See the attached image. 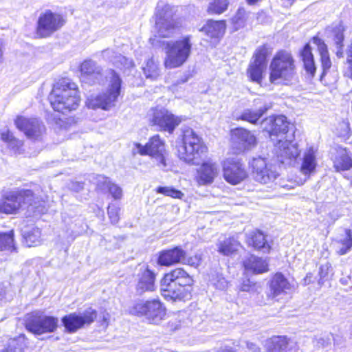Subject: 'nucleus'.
Returning <instances> with one entry per match:
<instances>
[{
  "instance_id": "29",
  "label": "nucleus",
  "mask_w": 352,
  "mask_h": 352,
  "mask_svg": "<svg viewBox=\"0 0 352 352\" xmlns=\"http://www.w3.org/2000/svg\"><path fill=\"white\" fill-rule=\"evenodd\" d=\"M79 71L92 85L98 82L102 76V69L96 67L95 63L91 60L82 61L79 65Z\"/></svg>"
},
{
  "instance_id": "53",
  "label": "nucleus",
  "mask_w": 352,
  "mask_h": 352,
  "mask_svg": "<svg viewBox=\"0 0 352 352\" xmlns=\"http://www.w3.org/2000/svg\"><path fill=\"white\" fill-rule=\"evenodd\" d=\"M336 55L338 58H343L344 57L343 47L342 48L338 47V50L336 52Z\"/></svg>"
},
{
  "instance_id": "49",
  "label": "nucleus",
  "mask_w": 352,
  "mask_h": 352,
  "mask_svg": "<svg viewBox=\"0 0 352 352\" xmlns=\"http://www.w3.org/2000/svg\"><path fill=\"white\" fill-rule=\"evenodd\" d=\"M331 266L329 263H326L324 265H322L319 267L318 275L320 277L319 281L322 283L326 280L328 276L329 270Z\"/></svg>"
},
{
  "instance_id": "46",
  "label": "nucleus",
  "mask_w": 352,
  "mask_h": 352,
  "mask_svg": "<svg viewBox=\"0 0 352 352\" xmlns=\"http://www.w3.org/2000/svg\"><path fill=\"white\" fill-rule=\"evenodd\" d=\"M107 214L112 224H116L120 219V208L115 204H111L107 207Z\"/></svg>"
},
{
  "instance_id": "13",
  "label": "nucleus",
  "mask_w": 352,
  "mask_h": 352,
  "mask_svg": "<svg viewBox=\"0 0 352 352\" xmlns=\"http://www.w3.org/2000/svg\"><path fill=\"white\" fill-rule=\"evenodd\" d=\"M135 146L138 148V153L140 155H148L155 158L159 166L166 167L167 166L166 142L159 134L151 136L144 145L135 143Z\"/></svg>"
},
{
  "instance_id": "7",
  "label": "nucleus",
  "mask_w": 352,
  "mask_h": 352,
  "mask_svg": "<svg viewBox=\"0 0 352 352\" xmlns=\"http://www.w3.org/2000/svg\"><path fill=\"white\" fill-rule=\"evenodd\" d=\"M109 74L110 79L107 90L96 96L88 97L86 100L88 108L107 111L115 106L121 95L122 80L114 69H110Z\"/></svg>"
},
{
  "instance_id": "30",
  "label": "nucleus",
  "mask_w": 352,
  "mask_h": 352,
  "mask_svg": "<svg viewBox=\"0 0 352 352\" xmlns=\"http://www.w3.org/2000/svg\"><path fill=\"white\" fill-rule=\"evenodd\" d=\"M276 146L280 151V156L285 160H296L300 156V151L292 140L278 139Z\"/></svg>"
},
{
  "instance_id": "35",
  "label": "nucleus",
  "mask_w": 352,
  "mask_h": 352,
  "mask_svg": "<svg viewBox=\"0 0 352 352\" xmlns=\"http://www.w3.org/2000/svg\"><path fill=\"white\" fill-rule=\"evenodd\" d=\"M27 340L24 333L11 338L0 352H25L28 347Z\"/></svg>"
},
{
  "instance_id": "10",
  "label": "nucleus",
  "mask_w": 352,
  "mask_h": 352,
  "mask_svg": "<svg viewBox=\"0 0 352 352\" xmlns=\"http://www.w3.org/2000/svg\"><path fill=\"white\" fill-rule=\"evenodd\" d=\"M230 138L231 146L229 154L234 156L248 153L258 144L256 136L251 131L243 127L230 129Z\"/></svg>"
},
{
  "instance_id": "54",
  "label": "nucleus",
  "mask_w": 352,
  "mask_h": 352,
  "mask_svg": "<svg viewBox=\"0 0 352 352\" xmlns=\"http://www.w3.org/2000/svg\"><path fill=\"white\" fill-rule=\"evenodd\" d=\"M312 274L309 273V274H307L306 275V276L304 278L303 280H304V283L305 284H309L311 283V278H312Z\"/></svg>"
},
{
  "instance_id": "1",
  "label": "nucleus",
  "mask_w": 352,
  "mask_h": 352,
  "mask_svg": "<svg viewBox=\"0 0 352 352\" xmlns=\"http://www.w3.org/2000/svg\"><path fill=\"white\" fill-rule=\"evenodd\" d=\"M171 8L164 6L155 13V28L157 34L149 38L148 43L153 47H162L165 53L164 67L172 69L182 67L190 56L192 49L191 36L186 35L175 41H163L170 38L181 27L179 22L173 19Z\"/></svg>"
},
{
  "instance_id": "43",
  "label": "nucleus",
  "mask_w": 352,
  "mask_h": 352,
  "mask_svg": "<svg viewBox=\"0 0 352 352\" xmlns=\"http://www.w3.org/2000/svg\"><path fill=\"white\" fill-rule=\"evenodd\" d=\"M228 0H212L208 5L206 12L209 15H220L228 10Z\"/></svg>"
},
{
  "instance_id": "5",
  "label": "nucleus",
  "mask_w": 352,
  "mask_h": 352,
  "mask_svg": "<svg viewBox=\"0 0 352 352\" xmlns=\"http://www.w3.org/2000/svg\"><path fill=\"white\" fill-rule=\"evenodd\" d=\"M45 201L40 199L36 201V195L31 189H19L10 190L3 194L0 198V214L16 215L21 212L24 204L32 208L34 213H44Z\"/></svg>"
},
{
  "instance_id": "22",
  "label": "nucleus",
  "mask_w": 352,
  "mask_h": 352,
  "mask_svg": "<svg viewBox=\"0 0 352 352\" xmlns=\"http://www.w3.org/2000/svg\"><path fill=\"white\" fill-rule=\"evenodd\" d=\"M219 175L217 164L211 160L202 162L196 170L195 181L199 186L212 184Z\"/></svg>"
},
{
  "instance_id": "38",
  "label": "nucleus",
  "mask_w": 352,
  "mask_h": 352,
  "mask_svg": "<svg viewBox=\"0 0 352 352\" xmlns=\"http://www.w3.org/2000/svg\"><path fill=\"white\" fill-rule=\"evenodd\" d=\"M317 166L316 157L313 150L307 151L302 157L300 166V171L305 175H309L314 173Z\"/></svg>"
},
{
  "instance_id": "50",
  "label": "nucleus",
  "mask_w": 352,
  "mask_h": 352,
  "mask_svg": "<svg viewBox=\"0 0 352 352\" xmlns=\"http://www.w3.org/2000/svg\"><path fill=\"white\" fill-rule=\"evenodd\" d=\"M333 32H334L333 36H334V38L336 41V45H337L338 47L342 48L344 47V40L343 31L340 29H338V30H334Z\"/></svg>"
},
{
  "instance_id": "19",
  "label": "nucleus",
  "mask_w": 352,
  "mask_h": 352,
  "mask_svg": "<svg viewBox=\"0 0 352 352\" xmlns=\"http://www.w3.org/2000/svg\"><path fill=\"white\" fill-rule=\"evenodd\" d=\"M249 166L254 179L260 183L266 184L277 177L276 171L272 170V164H268L263 157L253 158Z\"/></svg>"
},
{
  "instance_id": "26",
  "label": "nucleus",
  "mask_w": 352,
  "mask_h": 352,
  "mask_svg": "<svg viewBox=\"0 0 352 352\" xmlns=\"http://www.w3.org/2000/svg\"><path fill=\"white\" fill-rule=\"evenodd\" d=\"M298 57L302 62V68L310 77H314L317 67L312 48L309 43H305L298 52Z\"/></svg>"
},
{
  "instance_id": "21",
  "label": "nucleus",
  "mask_w": 352,
  "mask_h": 352,
  "mask_svg": "<svg viewBox=\"0 0 352 352\" xmlns=\"http://www.w3.org/2000/svg\"><path fill=\"white\" fill-rule=\"evenodd\" d=\"M186 257V251L179 245L160 251L157 254V263L162 267H169L181 264Z\"/></svg>"
},
{
  "instance_id": "15",
  "label": "nucleus",
  "mask_w": 352,
  "mask_h": 352,
  "mask_svg": "<svg viewBox=\"0 0 352 352\" xmlns=\"http://www.w3.org/2000/svg\"><path fill=\"white\" fill-rule=\"evenodd\" d=\"M181 122V118L170 111L166 109H155L149 120V124L155 126L159 131H166L172 134Z\"/></svg>"
},
{
  "instance_id": "48",
  "label": "nucleus",
  "mask_w": 352,
  "mask_h": 352,
  "mask_svg": "<svg viewBox=\"0 0 352 352\" xmlns=\"http://www.w3.org/2000/svg\"><path fill=\"white\" fill-rule=\"evenodd\" d=\"M245 11L243 8H239L236 14L232 18V23L234 25L244 23L245 21Z\"/></svg>"
},
{
  "instance_id": "42",
  "label": "nucleus",
  "mask_w": 352,
  "mask_h": 352,
  "mask_svg": "<svg viewBox=\"0 0 352 352\" xmlns=\"http://www.w3.org/2000/svg\"><path fill=\"white\" fill-rule=\"evenodd\" d=\"M142 72L146 78L152 80H156L161 76L160 68L153 58L146 61L144 66L142 67Z\"/></svg>"
},
{
  "instance_id": "52",
  "label": "nucleus",
  "mask_w": 352,
  "mask_h": 352,
  "mask_svg": "<svg viewBox=\"0 0 352 352\" xmlns=\"http://www.w3.org/2000/svg\"><path fill=\"white\" fill-rule=\"evenodd\" d=\"M217 352H237V351L230 346L226 345Z\"/></svg>"
},
{
  "instance_id": "56",
  "label": "nucleus",
  "mask_w": 352,
  "mask_h": 352,
  "mask_svg": "<svg viewBox=\"0 0 352 352\" xmlns=\"http://www.w3.org/2000/svg\"><path fill=\"white\" fill-rule=\"evenodd\" d=\"M261 0H246L247 3L250 5H254Z\"/></svg>"
},
{
  "instance_id": "47",
  "label": "nucleus",
  "mask_w": 352,
  "mask_h": 352,
  "mask_svg": "<svg viewBox=\"0 0 352 352\" xmlns=\"http://www.w3.org/2000/svg\"><path fill=\"white\" fill-rule=\"evenodd\" d=\"M201 255L199 253H195L194 254L190 255L188 257L186 256L181 264L187 265L193 267H197L201 265Z\"/></svg>"
},
{
  "instance_id": "33",
  "label": "nucleus",
  "mask_w": 352,
  "mask_h": 352,
  "mask_svg": "<svg viewBox=\"0 0 352 352\" xmlns=\"http://www.w3.org/2000/svg\"><path fill=\"white\" fill-rule=\"evenodd\" d=\"M217 252L223 256H232L237 253L241 243L234 237L229 236L217 243Z\"/></svg>"
},
{
  "instance_id": "2",
  "label": "nucleus",
  "mask_w": 352,
  "mask_h": 352,
  "mask_svg": "<svg viewBox=\"0 0 352 352\" xmlns=\"http://www.w3.org/2000/svg\"><path fill=\"white\" fill-rule=\"evenodd\" d=\"M160 284L161 295L165 300L185 302L192 298L195 280L187 270L178 267L164 273Z\"/></svg>"
},
{
  "instance_id": "6",
  "label": "nucleus",
  "mask_w": 352,
  "mask_h": 352,
  "mask_svg": "<svg viewBox=\"0 0 352 352\" xmlns=\"http://www.w3.org/2000/svg\"><path fill=\"white\" fill-rule=\"evenodd\" d=\"M208 153V148L202 138L192 128L184 129L177 146L178 157L189 164H197Z\"/></svg>"
},
{
  "instance_id": "25",
  "label": "nucleus",
  "mask_w": 352,
  "mask_h": 352,
  "mask_svg": "<svg viewBox=\"0 0 352 352\" xmlns=\"http://www.w3.org/2000/svg\"><path fill=\"white\" fill-rule=\"evenodd\" d=\"M242 267L247 273L258 275L267 273L270 271L268 261L261 256L251 254L245 257L242 263Z\"/></svg>"
},
{
  "instance_id": "16",
  "label": "nucleus",
  "mask_w": 352,
  "mask_h": 352,
  "mask_svg": "<svg viewBox=\"0 0 352 352\" xmlns=\"http://www.w3.org/2000/svg\"><path fill=\"white\" fill-rule=\"evenodd\" d=\"M14 123L19 131L23 132L28 138L31 140H38L45 131V126L36 118L17 116Z\"/></svg>"
},
{
  "instance_id": "44",
  "label": "nucleus",
  "mask_w": 352,
  "mask_h": 352,
  "mask_svg": "<svg viewBox=\"0 0 352 352\" xmlns=\"http://www.w3.org/2000/svg\"><path fill=\"white\" fill-rule=\"evenodd\" d=\"M41 231L38 228L26 232L23 236V242L27 247L36 246L41 241Z\"/></svg>"
},
{
  "instance_id": "4",
  "label": "nucleus",
  "mask_w": 352,
  "mask_h": 352,
  "mask_svg": "<svg viewBox=\"0 0 352 352\" xmlns=\"http://www.w3.org/2000/svg\"><path fill=\"white\" fill-rule=\"evenodd\" d=\"M269 81L275 85H292L298 78L297 65L293 54L287 50L276 52L269 65Z\"/></svg>"
},
{
  "instance_id": "36",
  "label": "nucleus",
  "mask_w": 352,
  "mask_h": 352,
  "mask_svg": "<svg viewBox=\"0 0 352 352\" xmlns=\"http://www.w3.org/2000/svg\"><path fill=\"white\" fill-rule=\"evenodd\" d=\"M337 245L336 254L342 256L349 252L352 249V229L345 228L344 234L339 239L335 240Z\"/></svg>"
},
{
  "instance_id": "45",
  "label": "nucleus",
  "mask_w": 352,
  "mask_h": 352,
  "mask_svg": "<svg viewBox=\"0 0 352 352\" xmlns=\"http://www.w3.org/2000/svg\"><path fill=\"white\" fill-rule=\"evenodd\" d=\"M157 194H161L166 197H170L173 199H182L184 194L178 189L173 186H158L155 189Z\"/></svg>"
},
{
  "instance_id": "11",
  "label": "nucleus",
  "mask_w": 352,
  "mask_h": 352,
  "mask_svg": "<svg viewBox=\"0 0 352 352\" xmlns=\"http://www.w3.org/2000/svg\"><path fill=\"white\" fill-rule=\"evenodd\" d=\"M131 314L144 316L151 323L157 324L166 314L164 303L158 298L135 303L131 308Z\"/></svg>"
},
{
  "instance_id": "24",
  "label": "nucleus",
  "mask_w": 352,
  "mask_h": 352,
  "mask_svg": "<svg viewBox=\"0 0 352 352\" xmlns=\"http://www.w3.org/2000/svg\"><path fill=\"white\" fill-rule=\"evenodd\" d=\"M270 293L267 298L274 299L281 294H285L292 289L287 278L280 272L274 273L267 283Z\"/></svg>"
},
{
  "instance_id": "14",
  "label": "nucleus",
  "mask_w": 352,
  "mask_h": 352,
  "mask_svg": "<svg viewBox=\"0 0 352 352\" xmlns=\"http://www.w3.org/2000/svg\"><path fill=\"white\" fill-rule=\"evenodd\" d=\"M221 165L223 179L231 185L239 184L248 177L241 159L226 157L221 162Z\"/></svg>"
},
{
  "instance_id": "39",
  "label": "nucleus",
  "mask_w": 352,
  "mask_h": 352,
  "mask_svg": "<svg viewBox=\"0 0 352 352\" xmlns=\"http://www.w3.org/2000/svg\"><path fill=\"white\" fill-rule=\"evenodd\" d=\"M15 234L13 229L8 232H0V252H16Z\"/></svg>"
},
{
  "instance_id": "9",
  "label": "nucleus",
  "mask_w": 352,
  "mask_h": 352,
  "mask_svg": "<svg viewBox=\"0 0 352 352\" xmlns=\"http://www.w3.org/2000/svg\"><path fill=\"white\" fill-rule=\"evenodd\" d=\"M65 23V17L62 14L46 10L38 17L35 28V38L50 37L60 30Z\"/></svg>"
},
{
  "instance_id": "31",
  "label": "nucleus",
  "mask_w": 352,
  "mask_h": 352,
  "mask_svg": "<svg viewBox=\"0 0 352 352\" xmlns=\"http://www.w3.org/2000/svg\"><path fill=\"white\" fill-rule=\"evenodd\" d=\"M290 339L287 336L274 335L266 340L267 352H287Z\"/></svg>"
},
{
  "instance_id": "41",
  "label": "nucleus",
  "mask_w": 352,
  "mask_h": 352,
  "mask_svg": "<svg viewBox=\"0 0 352 352\" xmlns=\"http://www.w3.org/2000/svg\"><path fill=\"white\" fill-rule=\"evenodd\" d=\"M267 109L268 108L266 107L261 108L257 111L246 109L237 118V120L256 124L260 118L266 113Z\"/></svg>"
},
{
  "instance_id": "40",
  "label": "nucleus",
  "mask_w": 352,
  "mask_h": 352,
  "mask_svg": "<svg viewBox=\"0 0 352 352\" xmlns=\"http://www.w3.org/2000/svg\"><path fill=\"white\" fill-rule=\"evenodd\" d=\"M272 53V48L267 43L258 46L253 53L252 61L266 66L267 59Z\"/></svg>"
},
{
  "instance_id": "55",
  "label": "nucleus",
  "mask_w": 352,
  "mask_h": 352,
  "mask_svg": "<svg viewBox=\"0 0 352 352\" xmlns=\"http://www.w3.org/2000/svg\"><path fill=\"white\" fill-rule=\"evenodd\" d=\"M109 315H108V314H107V316H103L102 321H103V322H104L105 324H107V325L108 324V323H109Z\"/></svg>"
},
{
  "instance_id": "51",
  "label": "nucleus",
  "mask_w": 352,
  "mask_h": 352,
  "mask_svg": "<svg viewBox=\"0 0 352 352\" xmlns=\"http://www.w3.org/2000/svg\"><path fill=\"white\" fill-rule=\"evenodd\" d=\"M256 286V283L251 282L250 280H246L243 281L240 285V291L245 292H250L253 290H254Z\"/></svg>"
},
{
  "instance_id": "3",
  "label": "nucleus",
  "mask_w": 352,
  "mask_h": 352,
  "mask_svg": "<svg viewBox=\"0 0 352 352\" xmlns=\"http://www.w3.org/2000/svg\"><path fill=\"white\" fill-rule=\"evenodd\" d=\"M47 100L55 113L59 115L69 113L80 105V88L70 78L60 77L52 84Z\"/></svg>"
},
{
  "instance_id": "37",
  "label": "nucleus",
  "mask_w": 352,
  "mask_h": 352,
  "mask_svg": "<svg viewBox=\"0 0 352 352\" xmlns=\"http://www.w3.org/2000/svg\"><path fill=\"white\" fill-rule=\"evenodd\" d=\"M266 66L251 61L247 68V76L251 82L261 84Z\"/></svg>"
},
{
  "instance_id": "12",
  "label": "nucleus",
  "mask_w": 352,
  "mask_h": 352,
  "mask_svg": "<svg viewBox=\"0 0 352 352\" xmlns=\"http://www.w3.org/2000/svg\"><path fill=\"white\" fill-rule=\"evenodd\" d=\"M98 318L96 309L89 307L82 313L72 312L61 318L62 325L67 333H74L78 330L91 326Z\"/></svg>"
},
{
  "instance_id": "23",
  "label": "nucleus",
  "mask_w": 352,
  "mask_h": 352,
  "mask_svg": "<svg viewBox=\"0 0 352 352\" xmlns=\"http://www.w3.org/2000/svg\"><path fill=\"white\" fill-rule=\"evenodd\" d=\"M246 243L252 249L269 254L272 250V240L260 229L251 231L246 236Z\"/></svg>"
},
{
  "instance_id": "57",
  "label": "nucleus",
  "mask_w": 352,
  "mask_h": 352,
  "mask_svg": "<svg viewBox=\"0 0 352 352\" xmlns=\"http://www.w3.org/2000/svg\"><path fill=\"white\" fill-rule=\"evenodd\" d=\"M3 56V48H2V45H0V63L2 62Z\"/></svg>"
},
{
  "instance_id": "32",
  "label": "nucleus",
  "mask_w": 352,
  "mask_h": 352,
  "mask_svg": "<svg viewBox=\"0 0 352 352\" xmlns=\"http://www.w3.org/2000/svg\"><path fill=\"white\" fill-rule=\"evenodd\" d=\"M0 138L15 154L23 153L24 141L16 138L10 130L8 129L2 131L0 133Z\"/></svg>"
},
{
  "instance_id": "28",
  "label": "nucleus",
  "mask_w": 352,
  "mask_h": 352,
  "mask_svg": "<svg viewBox=\"0 0 352 352\" xmlns=\"http://www.w3.org/2000/svg\"><path fill=\"white\" fill-rule=\"evenodd\" d=\"M333 168L336 172L346 171L352 168V155L346 148L339 147L333 159Z\"/></svg>"
},
{
  "instance_id": "8",
  "label": "nucleus",
  "mask_w": 352,
  "mask_h": 352,
  "mask_svg": "<svg viewBox=\"0 0 352 352\" xmlns=\"http://www.w3.org/2000/svg\"><path fill=\"white\" fill-rule=\"evenodd\" d=\"M23 326L35 336L52 333L56 332L59 327L58 318L40 311H32L25 315Z\"/></svg>"
},
{
  "instance_id": "20",
  "label": "nucleus",
  "mask_w": 352,
  "mask_h": 352,
  "mask_svg": "<svg viewBox=\"0 0 352 352\" xmlns=\"http://www.w3.org/2000/svg\"><path fill=\"white\" fill-rule=\"evenodd\" d=\"M157 273L148 265L140 268L137 274L135 289L140 294L154 292L156 289Z\"/></svg>"
},
{
  "instance_id": "17",
  "label": "nucleus",
  "mask_w": 352,
  "mask_h": 352,
  "mask_svg": "<svg viewBox=\"0 0 352 352\" xmlns=\"http://www.w3.org/2000/svg\"><path fill=\"white\" fill-rule=\"evenodd\" d=\"M265 131L271 139L285 140V135L288 133L290 122L284 115H271L263 120Z\"/></svg>"
},
{
  "instance_id": "34",
  "label": "nucleus",
  "mask_w": 352,
  "mask_h": 352,
  "mask_svg": "<svg viewBox=\"0 0 352 352\" xmlns=\"http://www.w3.org/2000/svg\"><path fill=\"white\" fill-rule=\"evenodd\" d=\"M96 190H107L115 200H120L122 197V188L107 177H104L103 180L97 184Z\"/></svg>"
},
{
  "instance_id": "18",
  "label": "nucleus",
  "mask_w": 352,
  "mask_h": 352,
  "mask_svg": "<svg viewBox=\"0 0 352 352\" xmlns=\"http://www.w3.org/2000/svg\"><path fill=\"white\" fill-rule=\"evenodd\" d=\"M226 29L227 23L225 19H208L199 31L208 37L210 46L215 47L224 36Z\"/></svg>"
},
{
  "instance_id": "27",
  "label": "nucleus",
  "mask_w": 352,
  "mask_h": 352,
  "mask_svg": "<svg viewBox=\"0 0 352 352\" xmlns=\"http://www.w3.org/2000/svg\"><path fill=\"white\" fill-rule=\"evenodd\" d=\"M311 40L317 46V50L320 56V62L322 67L321 76H325L332 67V62L328 47L324 41L318 36H313Z\"/></svg>"
}]
</instances>
